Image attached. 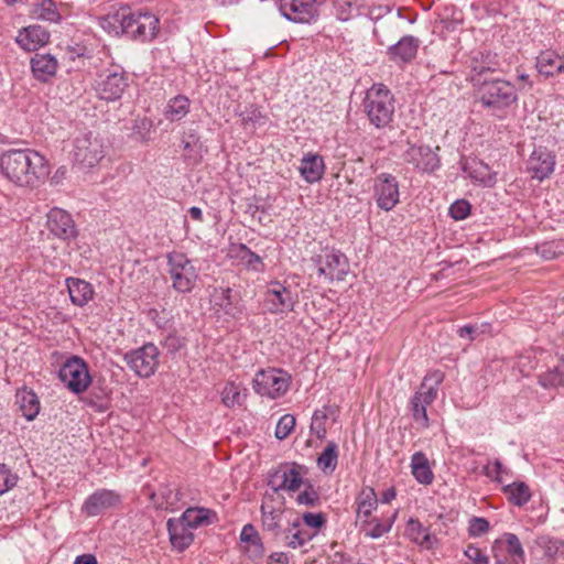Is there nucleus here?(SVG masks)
I'll return each instance as SVG.
<instances>
[{
    "instance_id": "obj_17",
    "label": "nucleus",
    "mask_w": 564,
    "mask_h": 564,
    "mask_svg": "<svg viewBox=\"0 0 564 564\" xmlns=\"http://www.w3.org/2000/svg\"><path fill=\"white\" fill-rule=\"evenodd\" d=\"M218 521V516L214 510L200 507L187 508L180 519H169L166 529H196L198 527H206L215 524Z\"/></svg>"
},
{
    "instance_id": "obj_26",
    "label": "nucleus",
    "mask_w": 564,
    "mask_h": 564,
    "mask_svg": "<svg viewBox=\"0 0 564 564\" xmlns=\"http://www.w3.org/2000/svg\"><path fill=\"white\" fill-rule=\"evenodd\" d=\"M299 172L310 184L321 181L325 172L323 156L311 152L305 154L300 161Z\"/></svg>"
},
{
    "instance_id": "obj_45",
    "label": "nucleus",
    "mask_w": 564,
    "mask_h": 564,
    "mask_svg": "<svg viewBox=\"0 0 564 564\" xmlns=\"http://www.w3.org/2000/svg\"><path fill=\"white\" fill-rule=\"evenodd\" d=\"M296 502L306 507H316L321 503V496L313 485L307 484L304 490L297 495Z\"/></svg>"
},
{
    "instance_id": "obj_36",
    "label": "nucleus",
    "mask_w": 564,
    "mask_h": 564,
    "mask_svg": "<svg viewBox=\"0 0 564 564\" xmlns=\"http://www.w3.org/2000/svg\"><path fill=\"white\" fill-rule=\"evenodd\" d=\"M411 471L415 480L421 485H431L434 480V474L431 469L426 455L416 452L411 457Z\"/></svg>"
},
{
    "instance_id": "obj_9",
    "label": "nucleus",
    "mask_w": 564,
    "mask_h": 564,
    "mask_svg": "<svg viewBox=\"0 0 564 564\" xmlns=\"http://www.w3.org/2000/svg\"><path fill=\"white\" fill-rule=\"evenodd\" d=\"M128 76L119 65L102 70L96 80L97 96L106 101L119 100L128 87Z\"/></svg>"
},
{
    "instance_id": "obj_62",
    "label": "nucleus",
    "mask_w": 564,
    "mask_h": 564,
    "mask_svg": "<svg viewBox=\"0 0 564 564\" xmlns=\"http://www.w3.org/2000/svg\"><path fill=\"white\" fill-rule=\"evenodd\" d=\"M397 496V491L394 487H390L381 492L380 501L382 503H389L391 502Z\"/></svg>"
},
{
    "instance_id": "obj_24",
    "label": "nucleus",
    "mask_w": 564,
    "mask_h": 564,
    "mask_svg": "<svg viewBox=\"0 0 564 564\" xmlns=\"http://www.w3.org/2000/svg\"><path fill=\"white\" fill-rule=\"evenodd\" d=\"M65 284L70 302L75 306L83 307L93 300L95 290L89 282L79 278L69 276L65 280Z\"/></svg>"
},
{
    "instance_id": "obj_11",
    "label": "nucleus",
    "mask_w": 564,
    "mask_h": 564,
    "mask_svg": "<svg viewBox=\"0 0 564 564\" xmlns=\"http://www.w3.org/2000/svg\"><path fill=\"white\" fill-rule=\"evenodd\" d=\"M58 378L75 394L85 392L91 383L88 365L78 356H72L63 364Z\"/></svg>"
},
{
    "instance_id": "obj_39",
    "label": "nucleus",
    "mask_w": 564,
    "mask_h": 564,
    "mask_svg": "<svg viewBox=\"0 0 564 564\" xmlns=\"http://www.w3.org/2000/svg\"><path fill=\"white\" fill-rule=\"evenodd\" d=\"M32 13L36 19L51 23H58L62 19L53 0H39Z\"/></svg>"
},
{
    "instance_id": "obj_22",
    "label": "nucleus",
    "mask_w": 564,
    "mask_h": 564,
    "mask_svg": "<svg viewBox=\"0 0 564 564\" xmlns=\"http://www.w3.org/2000/svg\"><path fill=\"white\" fill-rule=\"evenodd\" d=\"M50 32L42 25L33 24L21 29L15 43L26 52H34L50 42Z\"/></svg>"
},
{
    "instance_id": "obj_12",
    "label": "nucleus",
    "mask_w": 564,
    "mask_h": 564,
    "mask_svg": "<svg viewBox=\"0 0 564 564\" xmlns=\"http://www.w3.org/2000/svg\"><path fill=\"white\" fill-rule=\"evenodd\" d=\"M319 276H325L329 282L343 281L349 271L347 257L335 249H325L321 254L312 258Z\"/></svg>"
},
{
    "instance_id": "obj_2",
    "label": "nucleus",
    "mask_w": 564,
    "mask_h": 564,
    "mask_svg": "<svg viewBox=\"0 0 564 564\" xmlns=\"http://www.w3.org/2000/svg\"><path fill=\"white\" fill-rule=\"evenodd\" d=\"M104 30L116 35L126 34L141 42L152 41L159 32V19L149 12H132L121 8L100 20Z\"/></svg>"
},
{
    "instance_id": "obj_14",
    "label": "nucleus",
    "mask_w": 564,
    "mask_h": 564,
    "mask_svg": "<svg viewBox=\"0 0 564 564\" xmlns=\"http://www.w3.org/2000/svg\"><path fill=\"white\" fill-rule=\"evenodd\" d=\"M373 197L377 206L384 210H392L399 203L400 192L397 177L390 173H380L373 181Z\"/></svg>"
},
{
    "instance_id": "obj_48",
    "label": "nucleus",
    "mask_w": 564,
    "mask_h": 564,
    "mask_svg": "<svg viewBox=\"0 0 564 564\" xmlns=\"http://www.w3.org/2000/svg\"><path fill=\"white\" fill-rule=\"evenodd\" d=\"M240 117L243 126H248L249 123L263 124L265 121V116L262 113L260 108L254 105L247 107L240 113Z\"/></svg>"
},
{
    "instance_id": "obj_34",
    "label": "nucleus",
    "mask_w": 564,
    "mask_h": 564,
    "mask_svg": "<svg viewBox=\"0 0 564 564\" xmlns=\"http://www.w3.org/2000/svg\"><path fill=\"white\" fill-rule=\"evenodd\" d=\"M467 175L479 185L492 187L496 184V173L491 171L489 165L480 161H471L464 166Z\"/></svg>"
},
{
    "instance_id": "obj_63",
    "label": "nucleus",
    "mask_w": 564,
    "mask_h": 564,
    "mask_svg": "<svg viewBox=\"0 0 564 564\" xmlns=\"http://www.w3.org/2000/svg\"><path fill=\"white\" fill-rule=\"evenodd\" d=\"M74 564H97V560L91 554H83L77 556Z\"/></svg>"
},
{
    "instance_id": "obj_60",
    "label": "nucleus",
    "mask_w": 564,
    "mask_h": 564,
    "mask_svg": "<svg viewBox=\"0 0 564 564\" xmlns=\"http://www.w3.org/2000/svg\"><path fill=\"white\" fill-rule=\"evenodd\" d=\"M478 332L477 326L471 325H465L458 329V335L462 338H469L470 340H474L476 338V334Z\"/></svg>"
},
{
    "instance_id": "obj_31",
    "label": "nucleus",
    "mask_w": 564,
    "mask_h": 564,
    "mask_svg": "<svg viewBox=\"0 0 564 564\" xmlns=\"http://www.w3.org/2000/svg\"><path fill=\"white\" fill-rule=\"evenodd\" d=\"M378 501L379 499L373 488L362 489L356 502L357 521L362 524L372 523L375 519H371V514L377 508Z\"/></svg>"
},
{
    "instance_id": "obj_3",
    "label": "nucleus",
    "mask_w": 564,
    "mask_h": 564,
    "mask_svg": "<svg viewBox=\"0 0 564 564\" xmlns=\"http://www.w3.org/2000/svg\"><path fill=\"white\" fill-rule=\"evenodd\" d=\"M362 110L371 126L377 129L389 128L395 113V98L386 85L373 84L366 91Z\"/></svg>"
},
{
    "instance_id": "obj_64",
    "label": "nucleus",
    "mask_w": 564,
    "mask_h": 564,
    "mask_svg": "<svg viewBox=\"0 0 564 564\" xmlns=\"http://www.w3.org/2000/svg\"><path fill=\"white\" fill-rule=\"evenodd\" d=\"M269 558L271 561H274L275 563L278 564H288L289 563V557L285 553L283 552H275V553H272Z\"/></svg>"
},
{
    "instance_id": "obj_35",
    "label": "nucleus",
    "mask_w": 564,
    "mask_h": 564,
    "mask_svg": "<svg viewBox=\"0 0 564 564\" xmlns=\"http://www.w3.org/2000/svg\"><path fill=\"white\" fill-rule=\"evenodd\" d=\"M153 506L158 509H175L181 501V492L178 489L169 485L161 486L158 491L149 495Z\"/></svg>"
},
{
    "instance_id": "obj_5",
    "label": "nucleus",
    "mask_w": 564,
    "mask_h": 564,
    "mask_svg": "<svg viewBox=\"0 0 564 564\" xmlns=\"http://www.w3.org/2000/svg\"><path fill=\"white\" fill-rule=\"evenodd\" d=\"M478 87L479 102L492 113L505 111L518 100L517 89L510 82L485 79Z\"/></svg>"
},
{
    "instance_id": "obj_51",
    "label": "nucleus",
    "mask_w": 564,
    "mask_h": 564,
    "mask_svg": "<svg viewBox=\"0 0 564 564\" xmlns=\"http://www.w3.org/2000/svg\"><path fill=\"white\" fill-rule=\"evenodd\" d=\"M406 535L411 541L426 550L432 549L435 542V538L430 531H406Z\"/></svg>"
},
{
    "instance_id": "obj_53",
    "label": "nucleus",
    "mask_w": 564,
    "mask_h": 564,
    "mask_svg": "<svg viewBox=\"0 0 564 564\" xmlns=\"http://www.w3.org/2000/svg\"><path fill=\"white\" fill-rule=\"evenodd\" d=\"M302 519L311 529H322L326 523V516L322 512H305L303 513Z\"/></svg>"
},
{
    "instance_id": "obj_59",
    "label": "nucleus",
    "mask_w": 564,
    "mask_h": 564,
    "mask_svg": "<svg viewBox=\"0 0 564 564\" xmlns=\"http://www.w3.org/2000/svg\"><path fill=\"white\" fill-rule=\"evenodd\" d=\"M182 145H184L185 142H188L191 144H196V145H204L202 140H200V137L198 135V133L194 130H189L188 132H185L182 137Z\"/></svg>"
},
{
    "instance_id": "obj_38",
    "label": "nucleus",
    "mask_w": 564,
    "mask_h": 564,
    "mask_svg": "<svg viewBox=\"0 0 564 564\" xmlns=\"http://www.w3.org/2000/svg\"><path fill=\"white\" fill-rule=\"evenodd\" d=\"M544 388H555L564 384V358L558 357L556 362L539 377Z\"/></svg>"
},
{
    "instance_id": "obj_23",
    "label": "nucleus",
    "mask_w": 564,
    "mask_h": 564,
    "mask_svg": "<svg viewBox=\"0 0 564 564\" xmlns=\"http://www.w3.org/2000/svg\"><path fill=\"white\" fill-rule=\"evenodd\" d=\"M471 82L478 86L482 83L481 76L487 73H495L500 69L498 55L491 52H478L470 62Z\"/></svg>"
},
{
    "instance_id": "obj_40",
    "label": "nucleus",
    "mask_w": 564,
    "mask_h": 564,
    "mask_svg": "<svg viewBox=\"0 0 564 564\" xmlns=\"http://www.w3.org/2000/svg\"><path fill=\"white\" fill-rule=\"evenodd\" d=\"M503 492L513 505L519 507L525 505L531 499V490L529 486L522 481L505 486Z\"/></svg>"
},
{
    "instance_id": "obj_44",
    "label": "nucleus",
    "mask_w": 564,
    "mask_h": 564,
    "mask_svg": "<svg viewBox=\"0 0 564 564\" xmlns=\"http://www.w3.org/2000/svg\"><path fill=\"white\" fill-rule=\"evenodd\" d=\"M171 544L178 551L185 550L194 540L192 531H167Z\"/></svg>"
},
{
    "instance_id": "obj_42",
    "label": "nucleus",
    "mask_w": 564,
    "mask_h": 564,
    "mask_svg": "<svg viewBox=\"0 0 564 564\" xmlns=\"http://www.w3.org/2000/svg\"><path fill=\"white\" fill-rule=\"evenodd\" d=\"M246 393H242L240 386L235 382H227L221 391V401L227 408L242 405Z\"/></svg>"
},
{
    "instance_id": "obj_43",
    "label": "nucleus",
    "mask_w": 564,
    "mask_h": 564,
    "mask_svg": "<svg viewBox=\"0 0 564 564\" xmlns=\"http://www.w3.org/2000/svg\"><path fill=\"white\" fill-rule=\"evenodd\" d=\"M183 147V160L188 165H198L204 158V154L207 152L205 145H196L185 142Z\"/></svg>"
},
{
    "instance_id": "obj_1",
    "label": "nucleus",
    "mask_w": 564,
    "mask_h": 564,
    "mask_svg": "<svg viewBox=\"0 0 564 564\" xmlns=\"http://www.w3.org/2000/svg\"><path fill=\"white\" fill-rule=\"evenodd\" d=\"M1 174L18 186L35 187L48 175L46 159L32 149L9 150L0 158Z\"/></svg>"
},
{
    "instance_id": "obj_16",
    "label": "nucleus",
    "mask_w": 564,
    "mask_h": 564,
    "mask_svg": "<svg viewBox=\"0 0 564 564\" xmlns=\"http://www.w3.org/2000/svg\"><path fill=\"white\" fill-rule=\"evenodd\" d=\"M295 302L292 290L279 281H272L264 293V305L271 314L292 312Z\"/></svg>"
},
{
    "instance_id": "obj_54",
    "label": "nucleus",
    "mask_w": 564,
    "mask_h": 564,
    "mask_svg": "<svg viewBox=\"0 0 564 564\" xmlns=\"http://www.w3.org/2000/svg\"><path fill=\"white\" fill-rule=\"evenodd\" d=\"M507 551L511 555L523 557V549L517 535L509 533L507 534Z\"/></svg>"
},
{
    "instance_id": "obj_46",
    "label": "nucleus",
    "mask_w": 564,
    "mask_h": 564,
    "mask_svg": "<svg viewBox=\"0 0 564 564\" xmlns=\"http://www.w3.org/2000/svg\"><path fill=\"white\" fill-rule=\"evenodd\" d=\"M152 121L148 118H139L134 120L132 132L135 135V138L141 142H148L150 140L151 129H152Z\"/></svg>"
},
{
    "instance_id": "obj_28",
    "label": "nucleus",
    "mask_w": 564,
    "mask_h": 564,
    "mask_svg": "<svg viewBox=\"0 0 564 564\" xmlns=\"http://www.w3.org/2000/svg\"><path fill=\"white\" fill-rule=\"evenodd\" d=\"M419 44L420 41L412 35L401 37L397 44L388 48L390 59L402 63L412 61L417 53Z\"/></svg>"
},
{
    "instance_id": "obj_61",
    "label": "nucleus",
    "mask_w": 564,
    "mask_h": 564,
    "mask_svg": "<svg viewBox=\"0 0 564 564\" xmlns=\"http://www.w3.org/2000/svg\"><path fill=\"white\" fill-rule=\"evenodd\" d=\"M468 529H489V522L485 518L473 517L468 521Z\"/></svg>"
},
{
    "instance_id": "obj_20",
    "label": "nucleus",
    "mask_w": 564,
    "mask_h": 564,
    "mask_svg": "<svg viewBox=\"0 0 564 564\" xmlns=\"http://www.w3.org/2000/svg\"><path fill=\"white\" fill-rule=\"evenodd\" d=\"M47 229L55 237L69 240L77 236L75 223L69 213L62 208L54 207L47 214Z\"/></svg>"
},
{
    "instance_id": "obj_52",
    "label": "nucleus",
    "mask_w": 564,
    "mask_h": 564,
    "mask_svg": "<svg viewBox=\"0 0 564 564\" xmlns=\"http://www.w3.org/2000/svg\"><path fill=\"white\" fill-rule=\"evenodd\" d=\"M15 485L17 476L4 464H0V495L7 492Z\"/></svg>"
},
{
    "instance_id": "obj_15",
    "label": "nucleus",
    "mask_w": 564,
    "mask_h": 564,
    "mask_svg": "<svg viewBox=\"0 0 564 564\" xmlns=\"http://www.w3.org/2000/svg\"><path fill=\"white\" fill-rule=\"evenodd\" d=\"M403 161L417 172L432 173L440 166V158L430 145L408 143Z\"/></svg>"
},
{
    "instance_id": "obj_55",
    "label": "nucleus",
    "mask_w": 564,
    "mask_h": 564,
    "mask_svg": "<svg viewBox=\"0 0 564 564\" xmlns=\"http://www.w3.org/2000/svg\"><path fill=\"white\" fill-rule=\"evenodd\" d=\"M484 471L489 477H495L496 480L499 482L502 481L501 475L506 471L505 467L502 466L501 462L496 459L491 465H487L484 468Z\"/></svg>"
},
{
    "instance_id": "obj_33",
    "label": "nucleus",
    "mask_w": 564,
    "mask_h": 564,
    "mask_svg": "<svg viewBox=\"0 0 564 564\" xmlns=\"http://www.w3.org/2000/svg\"><path fill=\"white\" fill-rule=\"evenodd\" d=\"M15 399L22 415L28 421H33L37 416L41 409L40 400L36 393L33 390L23 387L17 391Z\"/></svg>"
},
{
    "instance_id": "obj_49",
    "label": "nucleus",
    "mask_w": 564,
    "mask_h": 564,
    "mask_svg": "<svg viewBox=\"0 0 564 564\" xmlns=\"http://www.w3.org/2000/svg\"><path fill=\"white\" fill-rule=\"evenodd\" d=\"M470 209L468 200L457 199L449 206L448 214L455 220H464L469 216Z\"/></svg>"
},
{
    "instance_id": "obj_56",
    "label": "nucleus",
    "mask_w": 564,
    "mask_h": 564,
    "mask_svg": "<svg viewBox=\"0 0 564 564\" xmlns=\"http://www.w3.org/2000/svg\"><path fill=\"white\" fill-rule=\"evenodd\" d=\"M313 538L314 534H311V531H296L290 540L289 545L295 549L297 546H302L306 541H310Z\"/></svg>"
},
{
    "instance_id": "obj_50",
    "label": "nucleus",
    "mask_w": 564,
    "mask_h": 564,
    "mask_svg": "<svg viewBox=\"0 0 564 564\" xmlns=\"http://www.w3.org/2000/svg\"><path fill=\"white\" fill-rule=\"evenodd\" d=\"M327 420V415L325 412L321 410H316L312 417L311 430L316 435L317 438L322 440L326 436V426L325 422Z\"/></svg>"
},
{
    "instance_id": "obj_19",
    "label": "nucleus",
    "mask_w": 564,
    "mask_h": 564,
    "mask_svg": "<svg viewBox=\"0 0 564 564\" xmlns=\"http://www.w3.org/2000/svg\"><path fill=\"white\" fill-rule=\"evenodd\" d=\"M121 503L120 495L110 489H98L87 497L82 511L88 517L102 514Z\"/></svg>"
},
{
    "instance_id": "obj_6",
    "label": "nucleus",
    "mask_w": 564,
    "mask_h": 564,
    "mask_svg": "<svg viewBox=\"0 0 564 564\" xmlns=\"http://www.w3.org/2000/svg\"><path fill=\"white\" fill-rule=\"evenodd\" d=\"M75 162L84 169L96 166L106 155V142L98 132H79L73 141Z\"/></svg>"
},
{
    "instance_id": "obj_7",
    "label": "nucleus",
    "mask_w": 564,
    "mask_h": 564,
    "mask_svg": "<svg viewBox=\"0 0 564 564\" xmlns=\"http://www.w3.org/2000/svg\"><path fill=\"white\" fill-rule=\"evenodd\" d=\"M167 272L172 288L178 293L191 292L198 280V271L185 253L171 252L167 254Z\"/></svg>"
},
{
    "instance_id": "obj_30",
    "label": "nucleus",
    "mask_w": 564,
    "mask_h": 564,
    "mask_svg": "<svg viewBox=\"0 0 564 564\" xmlns=\"http://www.w3.org/2000/svg\"><path fill=\"white\" fill-rule=\"evenodd\" d=\"M57 66V59L51 54H35L31 58V69L34 77L44 83L56 74Z\"/></svg>"
},
{
    "instance_id": "obj_58",
    "label": "nucleus",
    "mask_w": 564,
    "mask_h": 564,
    "mask_svg": "<svg viewBox=\"0 0 564 564\" xmlns=\"http://www.w3.org/2000/svg\"><path fill=\"white\" fill-rule=\"evenodd\" d=\"M163 344L169 352L178 351L183 346L181 338L174 334H169Z\"/></svg>"
},
{
    "instance_id": "obj_18",
    "label": "nucleus",
    "mask_w": 564,
    "mask_h": 564,
    "mask_svg": "<svg viewBox=\"0 0 564 564\" xmlns=\"http://www.w3.org/2000/svg\"><path fill=\"white\" fill-rule=\"evenodd\" d=\"M302 466L297 464L280 466L269 476L268 485L273 491L295 492L303 485Z\"/></svg>"
},
{
    "instance_id": "obj_32",
    "label": "nucleus",
    "mask_w": 564,
    "mask_h": 564,
    "mask_svg": "<svg viewBox=\"0 0 564 564\" xmlns=\"http://www.w3.org/2000/svg\"><path fill=\"white\" fill-rule=\"evenodd\" d=\"M535 67L539 74L552 77L564 70V59L554 51L547 50L536 57Z\"/></svg>"
},
{
    "instance_id": "obj_8",
    "label": "nucleus",
    "mask_w": 564,
    "mask_h": 564,
    "mask_svg": "<svg viewBox=\"0 0 564 564\" xmlns=\"http://www.w3.org/2000/svg\"><path fill=\"white\" fill-rule=\"evenodd\" d=\"M290 382L291 376L282 369H261L253 379V389L262 397L276 399L286 393Z\"/></svg>"
},
{
    "instance_id": "obj_10",
    "label": "nucleus",
    "mask_w": 564,
    "mask_h": 564,
    "mask_svg": "<svg viewBox=\"0 0 564 564\" xmlns=\"http://www.w3.org/2000/svg\"><path fill=\"white\" fill-rule=\"evenodd\" d=\"M159 356V348L152 343H147L137 349L127 351L123 355V360L138 377L150 378L158 369Z\"/></svg>"
},
{
    "instance_id": "obj_41",
    "label": "nucleus",
    "mask_w": 564,
    "mask_h": 564,
    "mask_svg": "<svg viewBox=\"0 0 564 564\" xmlns=\"http://www.w3.org/2000/svg\"><path fill=\"white\" fill-rule=\"evenodd\" d=\"M338 464V446L335 442L327 443L324 451L317 457V466L324 473H333Z\"/></svg>"
},
{
    "instance_id": "obj_57",
    "label": "nucleus",
    "mask_w": 564,
    "mask_h": 564,
    "mask_svg": "<svg viewBox=\"0 0 564 564\" xmlns=\"http://www.w3.org/2000/svg\"><path fill=\"white\" fill-rule=\"evenodd\" d=\"M465 555L476 564H486L488 562V557L479 549L471 545L467 547Z\"/></svg>"
},
{
    "instance_id": "obj_37",
    "label": "nucleus",
    "mask_w": 564,
    "mask_h": 564,
    "mask_svg": "<svg viewBox=\"0 0 564 564\" xmlns=\"http://www.w3.org/2000/svg\"><path fill=\"white\" fill-rule=\"evenodd\" d=\"M191 100L185 95L171 98L166 105L164 116L170 121H180L189 112Z\"/></svg>"
},
{
    "instance_id": "obj_29",
    "label": "nucleus",
    "mask_w": 564,
    "mask_h": 564,
    "mask_svg": "<svg viewBox=\"0 0 564 564\" xmlns=\"http://www.w3.org/2000/svg\"><path fill=\"white\" fill-rule=\"evenodd\" d=\"M228 256L231 259L238 260L239 263L245 265L248 270H252L254 272L264 271L262 258L251 251V249L243 243L232 245L229 248Z\"/></svg>"
},
{
    "instance_id": "obj_21",
    "label": "nucleus",
    "mask_w": 564,
    "mask_h": 564,
    "mask_svg": "<svg viewBox=\"0 0 564 564\" xmlns=\"http://www.w3.org/2000/svg\"><path fill=\"white\" fill-rule=\"evenodd\" d=\"M554 166L555 155L544 147L535 148L527 163L528 172L539 181L549 177L553 173Z\"/></svg>"
},
{
    "instance_id": "obj_25",
    "label": "nucleus",
    "mask_w": 564,
    "mask_h": 564,
    "mask_svg": "<svg viewBox=\"0 0 564 564\" xmlns=\"http://www.w3.org/2000/svg\"><path fill=\"white\" fill-rule=\"evenodd\" d=\"M213 299L214 305L224 314L232 318H240L242 315L243 305L236 296L232 295L230 288H220L219 290H216Z\"/></svg>"
},
{
    "instance_id": "obj_47",
    "label": "nucleus",
    "mask_w": 564,
    "mask_h": 564,
    "mask_svg": "<svg viewBox=\"0 0 564 564\" xmlns=\"http://www.w3.org/2000/svg\"><path fill=\"white\" fill-rule=\"evenodd\" d=\"M295 417L292 414H284L278 421L275 427V437L278 440H285L294 430Z\"/></svg>"
},
{
    "instance_id": "obj_13",
    "label": "nucleus",
    "mask_w": 564,
    "mask_h": 564,
    "mask_svg": "<svg viewBox=\"0 0 564 564\" xmlns=\"http://www.w3.org/2000/svg\"><path fill=\"white\" fill-rule=\"evenodd\" d=\"M279 12L288 21L311 24L319 15L317 0H275Z\"/></svg>"
},
{
    "instance_id": "obj_4",
    "label": "nucleus",
    "mask_w": 564,
    "mask_h": 564,
    "mask_svg": "<svg viewBox=\"0 0 564 564\" xmlns=\"http://www.w3.org/2000/svg\"><path fill=\"white\" fill-rule=\"evenodd\" d=\"M445 375L441 370L429 371L419 390L410 400L409 409L412 417L421 427L430 426L426 408L431 405L437 398L438 387L443 382Z\"/></svg>"
},
{
    "instance_id": "obj_27",
    "label": "nucleus",
    "mask_w": 564,
    "mask_h": 564,
    "mask_svg": "<svg viewBox=\"0 0 564 564\" xmlns=\"http://www.w3.org/2000/svg\"><path fill=\"white\" fill-rule=\"evenodd\" d=\"M239 550L250 561L257 563L264 555V546L258 531H241L239 539Z\"/></svg>"
}]
</instances>
